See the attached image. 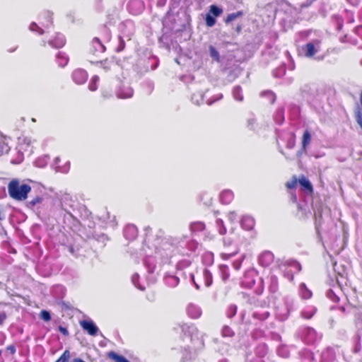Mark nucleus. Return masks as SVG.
Instances as JSON below:
<instances>
[{
  "instance_id": "obj_1",
  "label": "nucleus",
  "mask_w": 362,
  "mask_h": 362,
  "mask_svg": "<svg viewBox=\"0 0 362 362\" xmlns=\"http://www.w3.org/2000/svg\"><path fill=\"white\" fill-rule=\"evenodd\" d=\"M31 187L27 184L20 185L18 180H12L8 185V192L9 196L15 200L23 201L28 197Z\"/></svg>"
},
{
  "instance_id": "obj_2",
  "label": "nucleus",
  "mask_w": 362,
  "mask_h": 362,
  "mask_svg": "<svg viewBox=\"0 0 362 362\" xmlns=\"http://www.w3.org/2000/svg\"><path fill=\"white\" fill-rule=\"evenodd\" d=\"M223 242L225 245H230L233 243L235 245V246L231 252H223L221 255L223 259H228L238 252V244L240 243L241 241L236 234L232 233L231 237L224 238Z\"/></svg>"
},
{
  "instance_id": "obj_3",
  "label": "nucleus",
  "mask_w": 362,
  "mask_h": 362,
  "mask_svg": "<svg viewBox=\"0 0 362 362\" xmlns=\"http://www.w3.org/2000/svg\"><path fill=\"white\" fill-rule=\"evenodd\" d=\"M274 261V256L272 252L265 251L262 252L259 257V263L264 267L271 266Z\"/></svg>"
},
{
  "instance_id": "obj_4",
  "label": "nucleus",
  "mask_w": 362,
  "mask_h": 362,
  "mask_svg": "<svg viewBox=\"0 0 362 362\" xmlns=\"http://www.w3.org/2000/svg\"><path fill=\"white\" fill-rule=\"evenodd\" d=\"M95 65L102 69L105 72L111 71L116 66L114 57L105 59V60L96 62Z\"/></svg>"
},
{
  "instance_id": "obj_5",
  "label": "nucleus",
  "mask_w": 362,
  "mask_h": 362,
  "mask_svg": "<svg viewBox=\"0 0 362 362\" xmlns=\"http://www.w3.org/2000/svg\"><path fill=\"white\" fill-rule=\"evenodd\" d=\"M36 141L30 137H23L19 141V148L21 151L32 153L34 148V143Z\"/></svg>"
},
{
  "instance_id": "obj_6",
  "label": "nucleus",
  "mask_w": 362,
  "mask_h": 362,
  "mask_svg": "<svg viewBox=\"0 0 362 362\" xmlns=\"http://www.w3.org/2000/svg\"><path fill=\"white\" fill-rule=\"evenodd\" d=\"M292 269H294L296 272H300L301 269V266L297 262H292L287 264V267L284 271V275L289 281H293V272Z\"/></svg>"
},
{
  "instance_id": "obj_7",
  "label": "nucleus",
  "mask_w": 362,
  "mask_h": 362,
  "mask_svg": "<svg viewBox=\"0 0 362 362\" xmlns=\"http://www.w3.org/2000/svg\"><path fill=\"white\" fill-rule=\"evenodd\" d=\"M80 325L91 336H95L98 332V328L91 320H82L80 322Z\"/></svg>"
},
{
  "instance_id": "obj_8",
  "label": "nucleus",
  "mask_w": 362,
  "mask_h": 362,
  "mask_svg": "<svg viewBox=\"0 0 362 362\" xmlns=\"http://www.w3.org/2000/svg\"><path fill=\"white\" fill-rule=\"evenodd\" d=\"M72 78L77 84H83L87 81L88 74L83 69H76L73 72Z\"/></svg>"
},
{
  "instance_id": "obj_9",
  "label": "nucleus",
  "mask_w": 362,
  "mask_h": 362,
  "mask_svg": "<svg viewBox=\"0 0 362 362\" xmlns=\"http://www.w3.org/2000/svg\"><path fill=\"white\" fill-rule=\"evenodd\" d=\"M302 50L304 52L305 57L308 58L313 57L317 52V49L313 42H308L302 47Z\"/></svg>"
},
{
  "instance_id": "obj_10",
  "label": "nucleus",
  "mask_w": 362,
  "mask_h": 362,
  "mask_svg": "<svg viewBox=\"0 0 362 362\" xmlns=\"http://www.w3.org/2000/svg\"><path fill=\"white\" fill-rule=\"evenodd\" d=\"M66 40L63 35L57 33L53 40L48 42L49 45L55 48H61L65 45Z\"/></svg>"
},
{
  "instance_id": "obj_11",
  "label": "nucleus",
  "mask_w": 362,
  "mask_h": 362,
  "mask_svg": "<svg viewBox=\"0 0 362 362\" xmlns=\"http://www.w3.org/2000/svg\"><path fill=\"white\" fill-rule=\"evenodd\" d=\"M255 225V219L250 216H245L241 220V226L247 230H251Z\"/></svg>"
},
{
  "instance_id": "obj_12",
  "label": "nucleus",
  "mask_w": 362,
  "mask_h": 362,
  "mask_svg": "<svg viewBox=\"0 0 362 362\" xmlns=\"http://www.w3.org/2000/svg\"><path fill=\"white\" fill-rule=\"evenodd\" d=\"M234 195L231 190H223L220 194V201L223 204H229L233 200Z\"/></svg>"
},
{
  "instance_id": "obj_13",
  "label": "nucleus",
  "mask_w": 362,
  "mask_h": 362,
  "mask_svg": "<svg viewBox=\"0 0 362 362\" xmlns=\"http://www.w3.org/2000/svg\"><path fill=\"white\" fill-rule=\"evenodd\" d=\"M298 182L300 186L306 191L308 194H312L313 193V187L310 182L304 176L301 175L298 179Z\"/></svg>"
},
{
  "instance_id": "obj_14",
  "label": "nucleus",
  "mask_w": 362,
  "mask_h": 362,
  "mask_svg": "<svg viewBox=\"0 0 362 362\" xmlns=\"http://www.w3.org/2000/svg\"><path fill=\"white\" fill-rule=\"evenodd\" d=\"M133 94V89L130 87L121 88L117 93L118 98L122 99L130 98L132 97Z\"/></svg>"
},
{
  "instance_id": "obj_15",
  "label": "nucleus",
  "mask_w": 362,
  "mask_h": 362,
  "mask_svg": "<svg viewBox=\"0 0 362 362\" xmlns=\"http://www.w3.org/2000/svg\"><path fill=\"white\" fill-rule=\"evenodd\" d=\"M128 8L130 13L134 15H136L139 13L141 8H142V4L139 0L132 1L128 5Z\"/></svg>"
},
{
  "instance_id": "obj_16",
  "label": "nucleus",
  "mask_w": 362,
  "mask_h": 362,
  "mask_svg": "<svg viewBox=\"0 0 362 362\" xmlns=\"http://www.w3.org/2000/svg\"><path fill=\"white\" fill-rule=\"evenodd\" d=\"M10 139V137L0 134V150L1 153H8L9 151L10 146L8 145V141Z\"/></svg>"
},
{
  "instance_id": "obj_17",
  "label": "nucleus",
  "mask_w": 362,
  "mask_h": 362,
  "mask_svg": "<svg viewBox=\"0 0 362 362\" xmlns=\"http://www.w3.org/2000/svg\"><path fill=\"white\" fill-rule=\"evenodd\" d=\"M187 314L190 317L197 319L201 316L202 312L197 306L189 305L187 308Z\"/></svg>"
},
{
  "instance_id": "obj_18",
  "label": "nucleus",
  "mask_w": 362,
  "mask_h": 362,
  "mask_svg": "<svg viewBox=\"0 0 362 362\" xmlns=\"http://www.w3.org/2000/svg\"><path fill=\"white\" fill-rule=\"evenodd\" d=\"M311 141V134L309 132L308 130H305L303 132V136H302V141H301V146L302 149L305 151L308 145L310 144Z\"/></svg>"
},
{
  "instance_id": "obj_19",
  "label": "nucleus",
  "mask_w": 362,
  "mask_h": 362,
  "mask_svg": "<svg viewBox=\"0 0 362 362\" xmlns=\"http://www.w3.org/2000/svg\"><path fill=\"white\" fill-rule=\"evenodd\" d=\"M107 356L115 362H129L124 356L118 355L115 351L109 352Z\"/></svg>"
},
{
  "instance_id": "obj_20",
  "label": "nucleus",
  "mask_w": 362,
  "mask_h": 362,
  "mask_svg": "<svg viewBox=\"0 0 362 362\" xmlns=\"http://www.w3.org/2000/svg\"><path fill=\"white\" fill-rule=\"evenodd\" d=\"M244 15V13L243 11H238L236 13H232L227 16L226 18L225 19L224 22L226 24L230 23L233 21L235 20L236 18L239 17H242Z\"/></svg>"
},
{
  "instance_id": "obj_21",
  "label": "nucleus",
  "mask_w": 362,
  "mask_h": 362,
  "mask_svg": "<svg viewBox=\"0 0 362 362\" xmlns=\"http://www.w3.org/2000/svg\"><path fill=\"white\" fill-rule=\"evenodd\" d=\"M203 277L204 279V284L206 287L210 286L213 283L212 274L208 269H204L203 272Z\"/></svg>"
},
{
  "instance_id": "obj_22",
  "label": "nucleus",
  "mask_w": 362,
  "mask_h": 362,
  "mask_svg": "<svg viewBox=\"0 0 362 362\" xmlns=\"http://www.w3.org/2000/svg\"><path fill=\"white\" fill-rule=\"evenodd\" d=\"M92 45L95 49H97L98 51L101 52H105L106 50V47L98 37H95L93 39Z\"/></svg>"
},
{
  "instance_id": "obj_23",
  "label": "nucleus",
  "mask_w": 362,
  "mask_h": 362,
  "mask_svg": "<svg viewBox=\"0 0 362 362\" xmlns=\"http://www.w3.org/2000/svg\"><path fill=\"white\" fill-rule=\"evenodd\" d=\"M221 278L223 281H227L230 277L229 268L227 265H221L219 267Z\"/></svg>"
},
{
  "instance_id": "obj_24",
  "label": "nucleus",
  "mask_w": 362,
  "mask_h": 362,
  "mask_svg": "<svg viewBox=\"0 0 362 362\" xmlns=\"http://www.w3.org/2000/svg\"><path fill=\"white\" fill-rule=\"evenodd\" d=\"M57 59L58 64L60 66L63 67L68 63V57L66 56L65 54L62 52H59L57 55Z\"/></svg>"
},
{
  "instance_id": "obj_25",
  "label": "nucleus",
  "mask_w": 362,
  "mask_h": 362,
  "mask_svg": "<svg viewBox=\"0 0 362 362\" xmlns=\"http://www.w3.org/2000/svg\"><path fill=\"white\" fill-rule=\"evenodd\" d=\"M355 119L362 129V107H357L354 112Z\"/></svg>"
},
{
  "instance_id": "obj_26",
  "label": "nucleus",
  "mask_w": 362,
  "mask_h": 362,
  "mask_svg": "<svg viewBox=\"0 0 362 362\" xmlns=\"http://www.w3.org/2000/svg\"><path fill=\"white\" fill-rule=\"evenodd\" d=\"M99 81V77L98 76H94L92 77L89 84L88 88L91 91H95L98 89V82Z\"/></svg>"
},
{
  "instance_id": "obj_27",
  "label": "nucleus",
  "mask_w": 362,
  "mask_h": 362,
  "mask_svg": "<svg viewBox=\"0 0 362 362\" xmlns=\"http://www.w3.org/2000/svg\"><path fill=\"white\" fill-rule=\"evenodd\" d=\"M223 13V10L216 5H211L209 8V13L214 17H218Z\"/></svg>"
},
{
  "instance_id": "obj_28",
  "label": "nucleus",
  "mask_w": 362,
  "mask_h": 362,
  "mask_svg": "<svg viewBox=\"0 0 362 362\" xmlns=\"http://www.w3.org/2000/svg\"><path fill=\"white\" fill-rule=\"evenodd\" d=\"M71 354L69 350H65L61 356L55 362H69Z\"/></svg>"
},
{
  "instance_id": "obj_29",
  "label": "nucleus",
  "mask_w": 362,
  "mask_h": 362,
  "mask_svg": "<svg viewBox=\"0 0 362 362\" xmlns=\"http://www.w3.org/2000/svg\"><path fill=\"white\" fill-rule=\"evenodd\" d=\"M206 25L208 27H212L216 24V18L210 13H207L205 17Z\"/></svg>"
},
{
  "instance_id": "obj_30",
  "label": "nucleus",
  "mask_w": 362,
  "mask_h": 362,
  "mask_svg": "<svg viewBox=\"0 0 362 362\" xmlns=\"http://www.w3.org/2000/svg\"><path fill=\"white\" fill-rule=\"evenodd\" d=\"M298 182V179L296 177V176H293L291 180L286 183V187L289 189H294L296 187Z\"/></svg>"
},
{
  "instance_id": "obj_31",
  "label": "nucleus",
  "mask_w": 362,
  "mask_h": 362,
  "mask_svg": "<svg viewBox=\"0 0 362 362\" xmlns=\"http://www.w3.org/2000/svg\"><path fill=\"white\" fill-rule=\"evenodd\" d=\"M209 51H210V55L211 57L215 59L216 61L218 62L219 61V53L218 52L216 49V48L213 46H210L209 47Z\"/></svg>"
},
{
  "instance_id": "obj_32",
  "label": "nucleus",
  "mask_w": 362,
  "mask_h": 362,
  "mask_svg": "<svg viewBox=\"0 0 362 362\" xmlns=\"http://www.w3.org/2000/svg\"><path fill=\"white\" fill-rule=\"evenodd\" d=\"M42 200L43 198L42 197L37 196L29 202V205L33 207L36 204L42 203Z\"/></svg>"
},
{
  "instance_id": "obj_33",
  "label": "nucleus",
  "mask_w": 362,
  "mask_h": 362,
  "mask_svg": "<svg viewBox=\"0 0 362 362\" xmlns=\"http://www.w3.org/2000/svg\"><path fill=\"white\" fill-rule=\"evenodd\" d=\"M125 48V42L122 37H119V45L116 49L117 52H122Z\"/></svg>"
},
{
  "instance_id": "obj_34",
  "label": "nucleus",
  "mask_w": 362,
  "mask_h": 362,
  "mask_svg": "<svg viewBox=\"0 0 362 362\" xmlns=\"http://www.w3.org/2000/svg\"><path fill=\"white\" fill-rule=\"evenodd\" d=\"M40 317L46 322H48L51 320L50 313L45 310H43L40 312Z\"/></svg>"
},
{
  "instance_id": "obj_35",
  "label": "nucleus",
  "mask_w": 362,
  "mask_h": 362,
  "mask_svg": "<svg viewBox=\"0 0 362 362\" xmlns=\"http://www.w3.org/2000/svg\"><path fill=\"white\" fill-rule=\"evenodd\" d=\"M30 28L33 31L38 30L40 33H42V30L38 27V25L35 23H32L30 24Z\"/></svg>"
},
{
  "instance_id": "obj_36",
  "label": "nucleus",
  "mask_w": 362,
  "mask_h": 362,
  "mask_svg": "<svg viewBox=\"0 0 362 362\" xmlns=\"http://www.w3.org/2000/svg\"><path fill=\"white\" fill-rule=\"evenodd\" d=\"M136 228L133 226H128L125 228L124 234L127 236L128 233H132L134 235H136Z\"/></svg>"
},
{
  "instance_id": "obj_37",
  "label": "nucleus",
  "mask_w": 362,
  "mask_h": 362,
  "mask_svg": "<svg viewBox=\"0 0 362 362\" xmlns=\"http://www.w3.org/2000/svg\"><path fill=\"white\" fill-rule=\"evenodd\" d=\"M315 313V310H312L311 312H309V313L303 311V312H302V315L306 319H310L313 317V315H314Z\"/></svg>"
},
{
  "instance_id": "obj_38",
  "label": "nucleus",
  "mask_w": 362,
  "mask_h": 362,
  "mask_svg": "<svg viewBox=\"0 0 362 362\" xmlns=\"http://www.w3.org/2000/svg\"><path fill=\"white\" fill-rule=\"evenodd\" d=\"M312 296V293L307 290V289H305L303 292H302V296L303 298H305V299H308L309 298H310Z\"/></svg>"
},
{
  "instance_id": "obj_39",
  "label": "nucleus",
  "mask_w": 362,
  "mask_h": 362,
  "mask_svg": "<svg viewBox=\"0 0 362 362\" xmlns=\"http://www.w3.org/2000/svg\"><path fill=\"white\" fill-rule=\"evenodd\" d=\"M58 329L64 336L69 335V332L66 327H62V326H59Z\"/></svg>"
},
{
  "instance_id": "obj_40",
  "label": "nucleus",
  "mask_w": 362,
  "mask_h": 362,
  "mask_svg": "<svg viewBox=\"0 0 362 362\" xmlns=\"http://www.w3.org/2000/svg\"><path fill=\"white\" fill-rule=\"evenodd\" d=\"M7 318V315L5 312L0 313V325H2Z\"/></svg>"
},
{
  "instance_id": "obj_41",
  "label": "nucleus",
  "mask_w": 362,
  "mask_h": 362,
  "mask_svg": "<svg viewBox=\"0 0 362 362\" xmlns=\"http://www.w3.org/2000/svg\"><path fill=\"white\" fill-rule=\"evenodd\" d=\"M242 265V261H235L233 263V266L235 270H239Z\"/></svg>"
},
{
  "instance_id": "obj_42",
  "label": "nucleus",
  "mask_w": 362,
  "mask_h": 362,
  "mask_svg": "<svg viewBox=\"0 0 362 362\" xmlns=\"http://www.w3.org/2000/svg\"><path fill=\"white\" fill-rule=\"evenodd\" d=\"M6 350L8 351L11 354H14L16 353V347L14 345H9L6 347Z\"/></svg>"
},
{
  "instance_id": "obj_43",
  "label": "nucleus",
  "mask_w": 362,
  "mask_h": 362,
  "mask_svg": "<svg viewBox=\"0 0 362 362\" xmlns=\"http://www.w3.org/2000/svg\"><path fill=\"white\" fill-rule=\"evenodd\" d=\"M242 25H238L235 28V31L238 34L240 33L241 30H242Z\"/></svg>"
},
{
  "instance_id": "obj_44",
  "label": "nucleus",
  "mask_w": 362,
  "mask_h": 362,
  "mask_svg": "<svg viewBox=\"0 0 362 362\" xmlns=\"http://www.w3.org/2000/svg\"><path fill=\"white\" fill-rule=\"evenodd\" d=\"M235 98L238 100H243V97L242 95H240L238 94H236V93H235Z\"/></svg>"
},
{
  "instance_id": "obj_45",
  "label": "nucleus",
  "mask_w": 362,
  "mask_h": 362,
  "mask_svg": "<svg viewBox=\"0 0 362 362\" xmlns=\"http://www.w3.org/2000/svg\"><path fill=\"white\" fill-rule=\"evenodd\" d=\"M358 107H362V90L360 95V105H358Z\"/></svg>"
},
{
  "instance_id": "obj_46",
  "label": "nucleus",
  "mask_w": 362,
  "mask_h": 362,
  "mask_svg": "<svg viewBox=\"0 0 362 362\" xmlns=\"http://www.w3.org/2000/svg\"><path fill=\"white\" fill-rule=\"evenodd\" d=\"M292 197H293V201H294V202H296V199H296V195L295 194H293Z\"/></svg>"
},
{
  "instance_id": "obj_47",
  "label": "nucleus",
  "mask_w": 362,
  "mask_h": 362,
  "mask_svg": "<svg viewBox=\"0 0 362 362\" xmlns=\"http://www.w3.org/2000/svg\"><path fill=\"white\" fill-rule=\"evenodd\" d=\"M272 279L274 281L275 284H277V278L274 276V277H272Z\"/></svg>"
},
{
  "instance_id": "obj_48",
  "label": "nucleus",
  "mask_w": 362,
  "mask_h": 362,
  "mask_svg": "<svg viewBox=\"0 0 362 362\" xmlns=\"http://www.w3.org/2000/svg\"><path fill=\"white\" fill-rule=\"evenodd\" d=\"M316 44H317V45H319V44H320V42L317 40V41H316Z\"/></svg>"
}]
</instances>
